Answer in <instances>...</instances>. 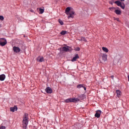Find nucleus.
Segmentation results:
<instances>
[{"label": "nucleus", "instance_id": "3", "mask_svg": "<svg viewBox=\"0 0 129 129\" xmlns=\"http://www.w3.org/2000/svg\"><path fill=\"white\" fill-rule=\"evenodd\" d=\"M7 39L5 38H0V46H5V45H7Z\"/></svg>", "mask_w": 129, "mask_h": 129}, {"label": "nucleus", "instance_id": "2", "mask_svg": "<svg viewBox=\"0 0 129 129\" xmlns=\"http://www.w3.org/2000/svg\"><path fill=\"white\" fill-rule=\"evenodd\" d=\"M29 120H28V114H25L23 120V127L24 129H27V126H28V123Z\"/></svg>", "mask_w": 129, "mask_h": 129}, {"label": "nucleus", "instance_id": "26", "mask_svg": "<svg viewBox=\"0 0 129 129\" xmlns=\"http://www.w3.org/2000/svg\"><path fill=\"white\" fill-rule=\"evenodd\" d=\"M75 51H80V48L76 47V48H75Z\"/></svg>", "mask_w": 129, "mask_h": 129}, {"label": "nucleus", "instance_id": "32", "mask_svg": "<svg viewBox=\"0 0 129 129\" xmlns=\"http://www.w3.org/2000/svg\"><path fill=\"white\" fill-rule=\"evenodd\" d=\"M113 77H114L113 76H111V78L112 79H113Z\"/></svg>", "mask_w": 129, "mask_h": 129}, {"label": "nucleus", "instance_id": "6", "mask_svg": "<svg viewBox=\"0 0 129 129\" xmlns=\"http://www.w3.org/2000/svg\"><path fill=\"white\" fill-rule=\"evenodd\" d=\"M100 114H101V111L98 110L96 111V114H95V116L97 118L100 117Z\"/></svg>", "mask_w": 129, "mask_h": 129}, {"label": "nucleus", "instance_id": "22", "mask_svg": "<svg viewBox=\"0 0 129 129\" xmlns=\"http://www.w3.org/2000/svg\"><path fill=\"white\" fill-rule=\"evenodd\" d=\"M0 20L1 21H4L5 20V17L3 16L0 15Z\"/></svg>", "mask_w": 129, "mask_h": 129}, {"label": "nucleus", "instance_id": "15", "mask_svg": "<svg viewBox=\"0 0 129 129\" xmlns=\"http://www.w3.org/2000/svg\"><path fill=\"white\" fill-rule=\"evenodd\" d=\"M11 111H12L14 112L15 110H18V107L17 106H15L14 107H11L10 108Z\"/></svg>", "mask_w": 129, "mask_h": 129}, {"label": "nucleus", "instance_id": "21", "mask_svg": "<svg viewBox=\"0 0 129 129\" xmlns=\"http://www.w3.org/2000/svg\"><path fill=\"white\" fill-rule=\"evenodd\" d=\"M67 34V31H62L60 32L61 35H66Z\"/></svg>", "mask_w": 129, "mask_h": 129}, {"label": "nucleus", "instance_id": "34", "mask_svg": "<svg viewBox=\"0 0 129 129\" xmlns=\"http://www.w3.org/2000/svg\"><path fill=\"white\" fill-rule=\"evenodd\" d=\"M56 2H58V1H59V0H55Z\"/></svg>", "mask_w": 129, "mask_h": 129}, {"label": "nucleus", "instance_id": "33", "mask_svg": "<svg viewBox=\"0 0 129 129\" xmlns=\"http://www.w3.org/2000/svg\"><path fill=\"white\" fill-rule=\"evenodd\" d=\"M121 2H124V0H121Z\"/></svg>", "mask_w": 129, "mask_h": 129}, {"label": "nucleus", "instance_id": "7", "mask_svg": "<svg viewBox=\"0 0 129 129\" xmlns=\"http://www.w3.org/2000/svg\"><path fill=\"white\" fill-rule=\"evenodd\" d=\"M102 59L104 61V62H105V61L107 60V54H106V53H104L102 55Z\"/></svg>", "mask_w": 129, "mask_h": 129}, {"label": "nucleus", "instance_id": "14", "mask_svg": "<svg viewBox=\"0 0 129 129\" xmlns=\"http://www.w3.org/2000/svg\"><path fill=\"white\" fill-rule=\"evenodd\" d=\"M114 13H115L116 15H120L121 14V11L120 10L116 9L114 10Z\"/></svg>", "mask_w": 129, "mask_h": 129}, {"label": "nucleus", "instance_id": "18", "mask_svg": "<svg viewBox=\"0 0 129 129\" xmlns=\"http://www.w3.org/2000/svg\"><path fill=\"white\" fill-rule=\"evenodd\" d=\"M39 10V14H43L44 13V10L43 9H41V8H37V10Z\"/></svg>", "mask_w": 129, "mask_h": 129}, {"label": "nucleus", "instance_id": "19", "mask_svg": "<svg viewBox=\"0 0 129 129\" xmlns=\"http://www.w3.org/2000/svg\"><path fill=\"white\" fill-rule=\"evenodd\" d=\"M64 102H66L67 103H69V102H72V99L71 98L67 99L64 101Z\"/></svg>", "mask_w": 129, "mask_h": 129}, {"label": "nucleus", "instance_id": "11", "mask_svg": "<svg viewBox=\"0 0 129 129\" xmlns=\"http://www.w3.org/2000/svg\"><path fill=\"white\" fill-rule=\"evenodd\" d=\"M116 93L117 97H120V96H121V92L120 90H117L116 91Z\"/></svg>", "mask_w": 129, "mask_h": 129}, {"label": "nucleus", "instance_id": "17", "mask_svg": "<svg viewBox=\"0 0 129 129\" xmlns=\"http://www.w3.org/2000/svg\"><path fill=\"white\" fill-rule=\"evenodd\" d=\"M115 4H116V5H117V6H118V7H120L121 6V2H119V1H116L115 2Z\"/></svg>", "mask_w": 129, "mask_h": 129}, {"label": "nucleus", "instance_id": "16", "mask_svg": "<svg viewBox=\"0 0 129 129\" xmlns=\"http://www.w3.org/2000/svg\"><path fill=\"white\" fill-rule=\"evenodd\" d=\"M103 51L104 52H105V53H108V49L106 47H103L102 48Z\"/></svg>", "mask_w": 129, "mask_h": 129}, {"label": "nucleus", "instance_id": "27", "mask_svg": "<svg viewBox=\"0 0 129 129\" xmlns=\"http://www.w3.org/2000/svg\"><path fill=\"white\" fill-rule=\"evenodd\" d=\"M81 40V41H84V42H87L86 39H85V38H84V37L82 38Z\"/></svg>", "mask_w": 129, "mask_h": 129}, {"label": "nucleus", "instance_id": "30", "mask_svg": "<svg viewBox=\"0 0 129 129\" xmlns=\"http://www.w3.org/2000/svg\"><path fill=\"white\" fill-rule=\"evenodd\" d=\"M30 12H31V13H34V11L33 10H31Z\"/></svg>", "mask_w": 129, "mask_h": 129}, {"label": "nucleus", "instance_id": "28", "mask_svg": "<svg viewBox=\"0 0 129 129\" xmlns=\"http://www.w3.org/2000/svg\"><path fill=\"white\" fill-rule=\"evenodd\" d=\"M0 129H6V126H1L0 127Z\"/></svg>", "mask_w": 129, "mask_h": 129}, {"label": "nucleus", "instance_id": "4", "mask_svg": "<svg viewBox=\"0 0 129 129\" xmlns=\"http://www.w3.org/2000/svg\"><path fill=\"white\" fill-rule=\"evenodd\" d=\"M13 51L15 53H20V52H21V48H20L19 47L14 46L13 47Z\"/></svg>", "mask_w": 129, "mask_h": 129}, {"label": "nucleus", "instance_id": "35", "mask_svg": "<svg viewBox=\"0 0 129 129\" xmlns=\"http://www.w3.org/2000/svg\"><path fill=\"white\" fill-rule=\"evenodd\" d=\"M111 5H112V3H111Z\"/></svg>", "mask_w": 129, "mask_h": 129}, {"label": "nucleus", "instance_id": "24", "mask_svg": "<svg viewBox=\"0 0 129 129\" xmlns=\"http://www.w3.org/2000/svg\"><path fill=\"white\" fill-rule=\"evenodd\" d=\"M109 10H110L111 11H115V8L114 7H111V8H109Z\"/></svg>", "mask_w": 129, "mask_h": 129}, {"label": "nucleus", "instance_id": "25", "mask_svg": "<svg viewBox=\"0 0 129 129\" xmlns=\"http://www.w3.org/2000/svg\"><path fill=\"white\" fill-rule=\"evenodd\" d=\"M58 22H59V24H60L61 25H63V21H62V20H58Z\"/></svg>", "mask_w": 129, "mask_h": 129}, {"label": "nucleus", "instance_id": "8", "mask_svg": "<svg viewBox=\"0 0 129 129\" xmlns=\"http://www.w3.org/2000/svg\"><path fill=\"white\" fill-rule=\"evenodd\" d=\"M62 51H64V52H68L69 51V46H64L61 48Z\"/></svg>", "mask_w": 129, "mask_h": 129}, {"label": "nucleus", "instance_id": "1", "mask_svg": "<svg viewBox=\"0 0 129 129\" xmlns=\"http://www.w3.org/2000/svg\"><path fill=\"white\" fill-rule=\"evenodd\" d=\"M65 13L68 16V19H70V18H74V14H75V12H74V11L73 10H70V7L66 8Z\"/></svg>", "mask_w": 129, "mask_h": 129}, {"label": "nucleus", "instance_id": "12", "mask_svg": "<svg viewBox=\"0 0 129 129\" xmlns=\"http://www.w3.org/2000/svg\"><path fill=\"white\" fill-rule=\"evenodd\" d=\"M6 79V75L3 74L0 75V80L1 81H4Z\"/></svg>", "mask_w": 129, "mask_h": 129}, {"label": "nucleus", "instance_id": "31", "mask_svg": "<svg viewBox=\"0 0 129 129\" xmlns=\"http://www.w3.org/2000/svg\"><path fill=\"white\" fill-rule=\"evenodd\" d=\"M83 88H84V90H86V87H84Z\"/></svg>", "mask_w": 129, "mask_h": 129}, {"label": "nucleus", "instance_id": "10", "mask_svg": "<svg viewBox=\"0 0 129 129\" xmlns=\"http://www.w3.org/2000/svg\"><path fill=\"white\" fill-rule=\"evenodd\" d=\"M79 56H78V54H76L75 57H73V58L72 59V62H75V61H77V59H79Z\"/></svg>", "mask_w": 129, "mask_h": 129}, {"label": "nucleus", "instance_id": "23", "mask_svg": "<svg viewBox=\"0 0 129 129\" xmlns=\"http://www.w3.org/2000/svg\"><path fill=\"white\" fill-rule=\"evenodd\" d=\"M77 88H81L82 87H84L83 86V85H78L77 86Z\"/></svg>", "mask_w": 129, "mask_h": 129}, {"label": "nucleus", "instance_id": "20", "mask_svg": "<svg viewBox=\"0 0 129 129\" xmlns=\"http://www.w3.org/2000/svg\"><path fill=\"white\" fill-rule=\"evenodd\" d=\"M120 7L122 9V10H124V8H125V5H124V4H122L121 5H120Z\"/></svg>", "mask_w": 129, "mask_h": 129}, {"label": "nucleus", "instance_id": "13", "mask_svg": "<svg viewBox=\"0 0 129 129\" xmlns=\"http://www.w3.org/2000/svg\"><path fill=\"white\" fill-rule=\"evenodd\" d=\"M72 99V102H75V103H76V102H78V101H79V99L78 98H71Z\"/></svg>", "mask_w": 129, "mask_h": 129}, {"label": "nucleus", "instance_id": "9", "mask_svg": "<svg viewBox=\"0 0 129 129\" xmlns=\"http://www.w3.org/2000/svg\"><path fill=\"white\" fill-rule=\"evenodd\" d=\"M37 61L38 62H44L45 60H44V57H38L37 58Z\"/></svg>", "mask_w": 129, "mask_h": 129}, {"label": "nucleus", "instance_id": "29", "mask_svg": "<svg viewBox=\"0 0 129 129\" xmlns=\"http://www.w3.org/2000/svg\"><path fill=\"white\" fill-rule=\"evenodd\" d=\"M114 20L116 21H117V22H119V18H115Z\"/></svg>", "mask_w": 129, "mask_h": 129}, {"label": "nucleus", "instance_id": "5", "mask_svg": "<svg viewBox=\"0 0 129 129\" xmlns=\"http://www.w3.org/2000/svg\"><path fill=\"white\" fill-rule=\"evenodd\" d=\"M45 91L47 93H52V92H53V90H52V88L48 87L45 89Z\"/></svg>", "mask_w": 129, "mask_h": 129}]
</instances>
